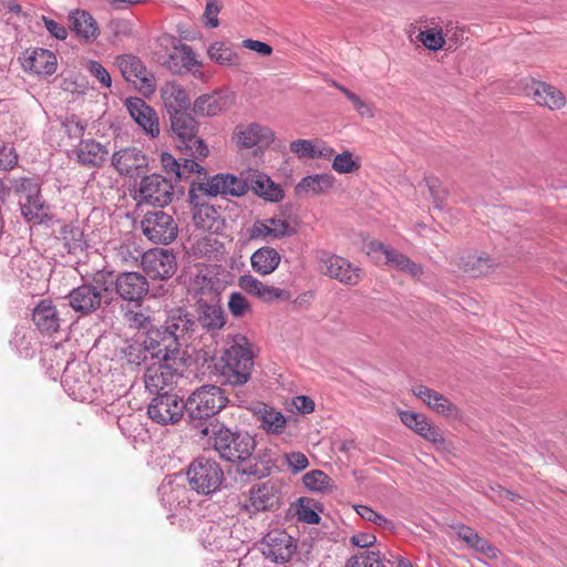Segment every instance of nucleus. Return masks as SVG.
I'll return each mask as SVG.
<instances>
[{
	"instance_id": "nucleus-1",
	"label": "nucleus",
	"mask_w": 567,
	"mask_h": 567,
	"mask_svg": "<svg viewBox=\"0 0 567 567\" xmlns=\"http://www.w3.org/2000/svg\"><path fill=\"white\" fill-rule=\"evenodd\" d=\"M195 327L194 316L186 309H171L161 328H152L146 332L135 334L128 354L142 350L148 351L151 354H178L188 347Z\"/></svg>"
},
{
	"instance_id": "nucleus-2",
	"label": "nucleus",
	"mask_w": 567,
	"mask_h": 567,
	"mask_svg": "<svg viewBox=\"0 0 567 567\" xmlns=\"http://www.w3.org/2000/svg\"><path fill=\"white\" fill-rule=\"evenodd\" d=\"M203 430V439L207 437L220 458L229 463L245 461L255 452L257 441L254 435L243 430H231L223 422H214Z\"/></svg>"
},
{
	"instance_id": "nucleus-3",
	"label": "nucleus",
	"mask_w": 567,
	"mask_h": 567,
	"mask_svg": "<svg viewBox=\"0 0 567 567\" xmlns=\"http://www.w3.org/2000/svg\"><path fill=\"white\" fill-rule=\"evenodd\" d=\"M228 403L225 391L213 384H205L196 389L185 401V413L194 427L199 430L203 439V430L214 422H220L215 415Z\"/></svg>"
},
{
	"instance_id": "nucleus-4",
	"label": "nucleus",
	"mask_w": 567,
	"mask_h": 567,
	"mask_svg": "<svg viewBox=\"0 0 567 567\" xmlns=\"http://www.w3.org/2000/svg\"><path fill=\"white\" fill-rule=\"evenodd\" d=\"M145 372V388L148 392L177 391L178 380L184 377L192 357H155Z\"/></svg>"
},
{
	"instance_id": "nucleus-5",
	"label": "nucleus",
	"mask_w": 567,
	"mask_h": 567,
	"mask_svg": "<svg viewBox=\"0 0 567 567\" xmlns=\"http://www.w3.org/2000/svg\"><path fill=\"white\" fill-rule=\"evenodd\" d=\"M203 367L216 382L243 385L248 382L255 357H203Z\"/></svg>"
},
{
	"instance_id": "nucleus-6",
	"label": "nucleus",
	"mask_w": 567,
	"mask_h": 567,
	"mask_svg": "<svg viewBox=\"0 0 567 567\" xmlns=\"http://www.w3.org/2000/svg\"><path fill=\"white\" fill-rule=\"evenodd\" d=\"M186 476L190 489L203 496L217 493L225 482L220 464L216 460L205 456L196 457L190 462Z\"/></svg>"
},
{
	"instance_id": "nucleus-7",
	"label": "nucleus",
	"mask_w": 567,
	"mask_h": 567,
	"mask_svg": "<svg viewBox=\"0 0 567 567\" xmlns=\"http://www.w3.org/2000/svg\"><path fill=\"white\" fill-rule=\"evenodd\" d=\"M171 128L177 148L187 156L206 158L209 154L208 146L198 136V123L188 113L169 116Z\"/></svg>"
},
{
	"instance_id": "nucleus-8",
	"label": "nucleus",
	"mask_w": 567,
	"mask_h": 567,
	"mask_svg": "<svg viewBox=\"0 0 567 567\" xmlns=\"http://www.w3.org/2000/svg\"><path fill=\"white\" fill-rule=\"evenodd\" d=\"M174 187L172 181L161 174L144 176L134 187L133 198L138 205L165 207L172 203Z\"/></svg>"
},
{
	"instance_id": "nucleus-9",
	"label": "nucleus",
	"mask_w": 567,
	"mask_h": 567,
	"mask_svg": "<svg viewBox=\"0 0 567 567\" xmlns=\"http://www.w3.org/2000/svg\"><path fill=\"white\" fill-rule=\"evenodd\" d=\"M153 395L147 406L151 420L161 425L176 424L185 413V401L179 391L150 392Z\"/></svg>"
},
{
	"instance_id": "nucleus-10",
	"label": "nucleus",
	"mask_w": 567,
	"mask_h": 567,
	"mask_svg": "<svg viewBox=\"0 0 567 567\" xmlns=\"http://www.w3.org/2000/svg\"><path fill=\"white\" fill-rule=\"evenodd\" d=\"M90 365L85 360L73 357L65 361L62 371V385L74 400L84 401L91 389Z\"/></svg>"
},
{
	"instance_id": "nucleus-11",
	"label": "nucleus",
	"mask_w": 567,
	"mask_h": 567,
	"mask_svg": "<svg viewBox=\"0 0 567 567\" xmlns=\"http://www.w3.org/2000/svg\"><path fill=\"white\" fill-rule=\"evenodd\" d=\"M318 260L320 271L331 279L347 286H357L361 281V269L341 256L321 251Z\"/></svg>"
},
{
	"instance_id": "nucleus-12",
	"label": "nucleus",
	"mask_w": 567,
	"mask_h": 567,
	"mask_svg": "<svg viewBox=\"0 0 567 567\" xmlns=\"http://www.w3.org/2000/svg\"><path fill=\"white\" fill-rule=\"evenodd\" d=\"M202 195L216 197L234 196L240 197L248 192V184L245 178H239L229 173H220L207 178L206 182L192 183Z\"/></svg>"
},
{
	"instance_id": "nucleus-13",
	"label": "nucleus",
	"mask_w": 567,
	"mask_h": 567,
	"mask_svg": "<svg viewBox=\"0 0 567 567\" xmlns=\"http://www.w3.org/2000/svg\"><path fill=\"white\" fill-rule=\"evenodd\" d=\"M141 227L143 234L155 244L167 245L177 236L175 220L162 210L145 214Z\"/></svg>"
},
{
	"instance_id": "nucleus-14",
	"label": "nucleus",
	"mask_w": 567,
	"mask_h": 567,
	"mask_svg": "<svg viewBox=\"0 0 567 567\" xmlns=\"http://www.w3.org/2000/svg\"><path fill=\"white\" fill-rule=\"evenodd\" d=\"M141 265L151 278L162 280L171 278L177 269L175 255L165 248H153L145 251L142 255Z\"/></svg>"
},
{
	"instance_id": "nucleus-15",
	"label": "nucleus",
	"mask_w": 567,
	"mask_h": 567,
	"mask_svg": "<svg viewBox=\"0 0 567 567\" xmlns=\"http://www.w3.org/2000/svg\"><path fill=\"white\" fill-rule=\"evenodd\" d=\"M297 550V540L286 530L275 529L262 538V554L277 564L291 559Z\"/></svg>"
},
{
	"instance_id": "nucleus-16",
	"label": "nucleus",
	"mask_w": 567,
	"mask_h": 567,
	"mask_svg": "<svg viewBox=\"0 0 567 567\" xmlns=\"http://www.w3.org/2000/svg\"><path fill=\"white\" fill-rule=\"evenodd\" d=\"M116 64L124 79L138 86L140 90L145 92H153L155 90L154 75L137 56L132 54L121 55L116 59Z\"/></svg>"
},
{
	"instance_id": "nucleus-17",
	"label": "nucleus",
	"mask_w": 567,
	"mask_h": 567,
	"mask_svg": "<svg viewBox=\"0 0 567 567\" xmlns=\"http://www.w3.org/2000/svg\"><path fill=\"white\" fill-rule=\"evenodd\" d=\"M199 189L190 185L188 197L194 208L193 221L196 228L217 233L223 225L219 212L213 206L202 202Z\"/></svg>"
},
{
	"instance_id": "nucleus-18",
	"label": "nucleus",
	"mask_w": 567,
	"mask_h": 567,
	"mask_svg": "<svg viewBox=\"0 0 567 567\" xmlns=\"http://www.w3.org/2000/svg\"><path fill=\"white\" fill-rule=\"evenodd\" d=\"M281 487L275 482L267 481L257 484L249 489L250 505H244L245 509L251 506L255 512L276 511L281 505Z\"/></svg>"
},
{
	"instance_id": "nucleus-19",
	"label": "nucleus",
	"mask_w": 567,
	"mask_h": 567,
	"mask_svg": "<svg viewBox=\"0 0 567 567\" xmlns=\"http://www.w3.org/2000/svg\"><path fill=\"white\" fill-rule=\"evenodd\" d=\"M112 166L126 177H135L147 171V156L137 147H126L112 155Z\"/></svg>"
},
{
	"instance_id": "nucleus-20",
	"label": "nucleus",
	"mask_w": 567,
	"mask_h": 567,
	"mask_svg": "<svg viewBox=\"0 0 567 567\" xmlns=\"http://www.w3.org/2000/svg\"><path fill=\"white\" fill-rule=\"evenodd\" d=\"M125 107L134 122L152 138L158 137L159 122L157 113L141 97H127Z\"/></svg>"
},
{
	"instance_id": "nucleus-21",
	"label": "nucleus",
	"mask_w": 567,
	"mask_h": 567,
	"mask_svg": "<svg viewBox=\"0 0 567 567\" xmlns=\"http://www.w3.org/2000/svg\"><path fill=\"white\" fill-rule=\"evenodd\" d=\"M252 240H276L295 235L296 230L287 220L270 217L258 219L248 229Z\"/></svg>"
},
{
	"instance_id": "nucleus-22",
	"label": "nucleus",
	"mask_w": 567,
	"mask_h": 567,
	"mask_svg": "<svg viewBox=\"0 0 567 567\" xmlns=\"http://www.w3.org/2000/svg\"><path fill=\"white\" fill-rule=\"evenodd\" d=\"M233 530L229 523L224 520L208 522L202 529L200 540L209 551L230 549Z\"/></svg>"
},
{
	"instance_id": "nucleus-23",
	"label": "nucleus",
	"mask_w": 567,
	"mask_h": 567,
	"mask_svg": "<svg viewBox=\"0 0 567 567\" xmlns=\"http://www.w3.org/2000/svg\"><path fill=\"white\" fill-rule=\"evenodd\" d=\"M115 289L122 299L137 302L148 292V282L142 274L128 271L117 276Z\"/></svg>"
},
{
	"instance_id": "nucleus-24",
	"label": "nucleus",
	"mask_w": 567,
	"mask_h": 567,
	"mask_svg": "<svg viewBox=\"0 0 567 567\" xmlns=\"http://www.w3.org/2000/svg\"><path fill=\"white\" fill-rule=\"evenodd\" d=\"M103 298L104 295L97 293V290L89 284L73 288L68 295L70 307L82 316L96 311Z\"/></svg>"
},
{
	"instance_id": "nucleus-25",
	"label": "nucleus",
	"mask_w": 567,
	"mask_h": 567,
	"mask_svg": "<svg viewBox=\"0 0 567 567\" xmlns=\"http://www.w3.org/2000/svg\"><path fill=\"white\" fill-rule=\"evenodd\" d=\"M159 93L163 106L169 116L186 113L190 106L189 95L176 81L164 83Z\"/></svg>"
},
{
	"instance_id": "nucleus-26",
	"label": "nucleus",
	"mask_w": 567,
	"mask_h": 567,
	"mask_svg": "<svg viewBox=\"0 0 567 567\" xmlns=\"http://www.w3.org/2000/svg\"><path fill=\"white\" fill-rule=\"evenodd\" d=\"M370 251L381 252L389 266L400 271L406 272L413 278L417 279L423 274V268L421 265L412 261L408 256L385 246L380 241H372L370 244Z\"/></svg>"
},
{
	"instance_id": "nucleus-27",
	"label": "nucleus",
	"mask_w": 567,
	"mask_h": 567,
	"mask_svg": "<svg viewBox=\"0 0 567 567\" xmlns=\"http://www.w3.org/2000/svg\"><path fill=\"white\" fill-rule=\"evenodd\" d=\"M22 66L37 75H51L56 71V56L50 50L37 48L24 53Z\"/></svg>"
},
{
	"instance_id": "nucleus-28",
	"label": "nucleus",
	"mask_w": 567,
	"mask_h": 567,
	"mask_svg": "<svg viewBox=\"0 0 567 567\" xmlns=\"http://www.w3.org/2000/svg\"><path fill=\"white\" fill-rule=\"evenodd\" d=\"M259 427L268 434L280 435L287 426L288 419L272 406L259 402L251 408Z\"/></svg>"
},
{
	"instance_id": "nucleus-29",
	"label": "nucleus",
	"mask_w": 567,
	"mask_h": 567,
	"mask_svg": "<svg viewBox=\"0 0 567 567\" xmlns=\"http://www.w3.org/2000/svg\"><path fill=\"white\" fill-rule=\"evenodd\" d=\"M248 190L251 189L257 196L269 202H280L285 194L282 188L271 178L258 171H250L246 176Z\"/></svg>"
},
{
	"instance_id": "nucleus-30",
	"label": "nucleus",
	"mask_w": 567,
	"mask_h": 567,
	"mask_svg": "<svg viewBox=\"0 0 567 567\" xmlns=\"http://www.w3.org/2000/svg\"><path fill=\"white\" fill-rule=\"evenodd\" d=\"M413 394L422 400L426 405L433 409L436 413L444 416L457 417L458 409L443 394L423 385L417 384L412 388Z\"/></svg>"
},
{
	"instance_id": "nucleus-31",
	"label": "nucleus",
	"mask_w": 567,
	"mask_h": 567,
	"mask_svg": "<svg viewBox=\"0 0 567 567\" xmlns=\"http://www.w3.org/2000/svg\"><path fill=\"white\" fill-rule=\"evenodd\" d=\"M70 28L84 42L90 43L100 35V27L93 16L86 11L76 9L69 13Z\"/></svg>"
},
{
	"instance_id": "nucleus-32",
	"label": "nucleus",
	"mask_w": 567,
	"mask_h": 567,
	"mask_svg": "<svg viewBox=\"0 0 567 567\" xmlns=\"http://www.w3.org/2000/svg\"><path fill=\"white\" fill-rule=\"evenodd\" d=\"M456 536L464 542L470 548L482 554L488 559H496L499 555V550L487 539L483 538L472 527L460 524L453 527Z\"/></svg>"
},
{
	"instance_id": "nucleus-33",
	"label": "nucleus",
	"mask_w": 567,
	"mask_h": 567,
	"mask_svg": "<svg viewBox=\"0 0 567 567\" xmlns=\"http://www.w3.org/2000/svg\"><path fill=\"white\" fill-rule=\"evenodd\" d=\"M19 206L22 217L28 223L41 225L52 219L49 213L50 206L42 198L41 193L30 198L19 199Z\"/></svg>"
},
{
	"instance_id": "nucleus-34",
	"label": "nucleus",
	"mask_w": 567,
	"mask_h": 567,
	"mask_svg": "<svg viewBox=\"0 0 567 567\" xmlns=\"http://www.w3.org/2000/svg\"><path fill=\"white\" fill-rule=\"evenodd\" d=\"M109 155V151L104 145L94 140L81 141L76 148V157L79 163L91 167H101Z\"/></svg>"
},
{
	"instance_id": "nucleus-35",
	"label": "nucleus",
	"mask_w": 567,
	"mask_h": 567,
	"mask_svg": "<svg viewBox=\"0 0 567 567\" xmlns=\"http://www.w3.org/2000/svg\"><path fill=\"white\" fill-rule=\"evenodd\" d=\"M336 178L331 174H315L303 177L295 187L298 196H316L329 192L334 185Z\"/></svg>"
},
{
	"instance_id": "nucleus-36",
	"label": "nucleus",
	"mask_w": 567,
	"mask_h": 567,
	"mask_svg": "<svg viewBox=\"0 0 567 567\" xmlns=\"http://www.w3.org/2000/svg\"><path fill=\"white\" fill-rule=\"evenodd\" d=\"M32 320L42 332L58 331L60 319L55 307L49 300H41L33 310Z\"/></svg>"
},
{
	"instance_id": "nucleus-37",
	"label": "nucleus",
	"mask_w": 567,
	"mask_h": 567,
	"mask_svg": "<svg viewBox=\"0 0 567 567\" xmlns=\"http://www.w3.org/2000/svg\"><path fill=\"white\" fill-rule=\"evenodd\" d=\"M280 261L281 255L270 246L257 249L250 257L252 269L261 276L272 274L280 265Z\"/></svg>"
},
{
	"instance_id": "nucleus-38",
	"label": "nucleus",
	"mask_w": 567,
	"mask_h": 567,
	"mask_svg": "<svg viewBox=\"0 0 567 567\" xmlns=\"http://www.w3.org/2000/svg\"><path fill=\"white\" fill-rule=\"evenodd\" d=\"M533 97L537 104L547 106L550 110H558L565 105L564 94L555 86L537 82L534 83Z\"/></svg>"
},
{
	"instance_id": "nucleus-39",
	"label": "nucleus",
	"mask_w": 567,
	"mask_h": 567,
	"mask_svg": "<svg viewBox=\"0 0 567 567\" xmlns=\"http://www.w3.org/2000/svg\"><path fill=\"white\" fill-rule=\"evenodd\" d=\"M227 106V100L215 92L198 96L193 104V112L198 116H215Z\"/></svg>"
},
{
	"instance_id": "nucleus-40",
	"label": "nucleus",
	"mask_w": 567,
	"mask_h": 567,
	"mask_svg": "<svg viewBox=\"0 0 567 567\" xmlns=\"http://www.w3.org/2000/svg\"><path fill=\"white\" fill-rule=\"evenodd\" d=\"M496 262L485 255L467 254L460 257L458 267L471 277H480L489 272Z\"/></svg>"
},
{
	"instance_id": "nucleus-41",
	"label": "nucleus",
	"mask_w": 567,
	"mask_h": 567,
	"mask_svg": "<svg viewBox=\"0 0 567 567\" xmlns=\"http://www.w3.org/2000/svg\"><path fill=\"white\" fill-rule=\"evenodd\" d=\"M197 322L207 331L221 329L226 323L223 308L218 305L199 303Z\"/></svg>"
},
{
	"instance_id": "nucleus-42",
	"label": "nucleus",
	"mask_w": 567,
	"mask_h": 567,
	"mask_svg": "<svg viewBox=\"0 0 567 567\" xmlns=\"http://www.w3.org/2000/svg\"><path fill=\"white\" fill-rule=\"evenodd\" d=\"M59 234L69 254L83 251L87 247L84 233L75 223L63 225Z\"/></svg>"
},
{
	"instance_id": "nucleus-43",
	"label": "nucleus",
	"mask_w": 567,
	"mask_h": 567,
	"mask_svg": "<svg viewBox=\"0 0 567 567\" xmlns=\"http://www.w3.org/2000/svg\"><path fill=\"white\" fill-rule=\"evenodd\" d=\"M269 131L259 124L252 123L247 126L240 125L236 127L234 138L237 145L241 147H252L268 136Z\"/></svg>"
},
{
	"instance_id": "nucleus-44",
	"label": "nucleus",
	"mask_w": 567,
	"mask_h": 567,
	"mask_svg": "<svg viewBox=\"0 0 567 567\" xmlns=\"http://www.w3.org/2000/svg\"><path fill=\"white\" fill-rule=\"evenodd\" d=\"M209 59L219 65H239V56L231 45L224 41L214 42L207 50Z\"/></svg>"
},
{
	"instance_id": "nucleus-45",
	"label": "nucleus",
	"mask_w": 567,
	"mask_h": 567,
	"mask_svg": "<svg viewBox=\"0 0 567 567\" xmlns=\"http://www.w3.org/2000/svg\"><path fill=\"white\" fill-rule=\"evenodd\" d=\"M313 501L308 497H300L289 507L288 513L297 517V520L317 525L320 523V515L312 508Z\"/></svg>"
},
{
	"instance_id": "nucleus-46",
	"label": "nucleus",
	"mask_w": 567,
	"mask_h": 567,
	"mask_svg": "<svg viewBox=\"0 0 567 567\" xmlns=\"http://www.w3.org/2000/svg\"><path fill=\"white\" fill-rule=\"evenodd\" d=\"M142 417L141 414L130 413L118 416L116 423L125 437L136 440L146 432Z\"/></svg>"
},
{
	"instance_id": "nucleus-47",
	"label": "nucleus",
	"mask_w": 567,
	"mask_h": 567,
	"mask_svg": "<svg viewBox=\"0 0 567 567\" xmlns=\"http://www.w3.org/2000/svg\"><path fill=\"white\" fill-rule=\"evenodd\" d=\"M302 482L312 492H332L336 488L333 481L321 470H312L306 473Z\"/></svg>"
},
{
	"instance_id": "nucleus-48",
	"label": "nucleus",
	"mask_w": 567,
	"mask_h": 567,
	"mask_svg": "<svg viewBox=\"0 0 567 567\" xmlns=\"http://www.w3.org/2000/svg\"><path fill=\"white\" fill-rule=\"evenodd\" d=\"M234 464H237L236 472L248 480H260L269 476L267 467L260 466L252 455L245 461H236Z\"/></svg>"
},
{
	"instance_id": "nucleus-49",
	"label": "nucleus",
	"mask_w": 567,
	"mask_h": 567,
	"mask_svg": "<svg viewBox=\"0 0 567 567\" xmlns=\"http://www.w3.org/2000/svg\"><path fill=\"white\" fill-rule=\"evenodd\" d=\"M347 567H384L380 551L365 549L358 555L351 556Z\"/></svg>"
},
{
	"instance_id": "nucleus-50",
	"label": "nucleus",
	"mask_w": 567,
	"mask_h": 567,
	"mask_svg": "<svg viewBox=\"0 0 567 567\" xmlns=\"http://www.w3.org/2000/svg\"><path fill=\"white\" fill-rule=\"evenodd\" d=\"M354 509L357 514L367 522L373 523L378 527L386 530L394 529V523L383 515L377 513L371 507L365 505H355Z\"/></svg>"
},
{
	"instance_id": "nucleus-51",
	"label": "nucleus",
	"mask_w": 567,
	"mask_h": 567,
	"mask_svg": "<svg viewBox=\"0 0 567 567\" xmlns=\"http://www.w3.org/2000/svg\"><path fill=\"white\" fill-rule=\"evenodd\" d=\"M158 493L162 496V501L168 503V505L171 506L174 503H177V505H179L184 502L183 499H181V496H183L186 493V489L184 486L175 484V481L169 480L167 483H163L158 487Z\"/></svg>"
},
{
	"instance_id": "nucleus-52",
	"label": "nucleus",
	"mask_w": 567,
	"mask_h": 567,
	"mask_svg": "<svg viewBox=\"0 0 567 567\" xmlns=\"http://www.w3.org/2000/svg\"><path fill=\"white\" fill-rule=\"evenodd\" d=\"M360 162L358 158H353V154L349 151H344L341 154L334 156L332 161V168L339 174H349L358 171Z\"/></svg>"
},
{
	"instance_id": "nucleus-53",
	"label": "nucleus",
	"mask_w": 567,
	"mask_h": 567,
	"mask_svg": "<svg viewBox=\"0 0 567 567\" xmlns=\"http://www.w3.org/2000/svg\"><path fill=\"white\" fill-rule=\"evenodd\" d=\"M13 189L19 199H23L40 194L41 185L34 178L20 177L13 181Z\"/></svg>"
},
{
	"instance_id": "nucleus-54",
	"label": "nucleus",
	"mask_w": 567,
	"mask_h": 567,
	"mask_svg": "<svg viewBox=\"0 0 567 567\" xmlns=\"http://www.w3.org/2000/svg\"><path fill=\"white\" fill-rule=\"evenodd\" d=\"M399 415L402 423L412 431H414L420 436L421 433H424L426 431V427L430 424L426 416L421 413H415L412 411H401Z\"/></svg>"
},
{
	"instance_id": "nucleus-55",
	"label": "nucleus",
	"mask_w": 567,
	"mask_h": 567,
	"mask_svg": "<svg viewBox=\"0 0 567 567\" xmlns=\"http://www.w3.org/2000/svg\"><path fill=\"white\" fill-rule=\"evenodd\" d=\"M417 38L426 49L432 51L442 49L445 43L442 30L437 28L423 30Z\"/></svg>"
},
{
	"instance_id": "nucleus-56",
	"label": "nucleus",
	"mask_w": 567,
	"mask_h": 567,
	"mask_svg": "<svg viewBox=\"0 0 567 567\" xmlns=\"http://www.w3.org/2000/svg\"><path fill=\"white\" fill-rule=\"evenodd\" d=\"M200 159L202 158H194L192 156L190 158H184L179 165V174L177 175V182L183 179H189L194 174L205 177L207 175V171L204 166L198 164L197 161Z\"/></svg>"
},
{
	"instance_id": "nucleus-57",
	"label": "nucleus",
	"mask_w": 567,
	"mask_h": 567,
	"mask_svg": "<svg viewBox=\"0 0 567 567\" xmlns=\"http://www.w3.org/2000/svg\"><path fill=\"white\" fill-rule=\"evenodd\" d=\"M317 141L312 140H296L289 145L290 152L301 159H315V152Z\"/></svg>"
},
{
	"instance_id": "nucleus-58",
	"label": "nucleus",
	"mask_w": 567,
	"mask_h": 567,
	"mask_svg": "<svg viewBox=\"0 0 567 567\" xmlns=\"http://www.w3.org/2000/svg\"><path fill=\"white\" fill-rule=\"evenodd\" d=\"M107 29L116 39L131 38L134 34L133 22L127 19H112L107 24Z\"/></svg>"
},
{
	"instance_id": "nucleus-59",
	"label": "nucleus",
	"mask_w": 567,
	"mask_h": 567,
	"mask_svg": "<svg viewBox=\"0 0 567 567\" xmlns=\"http://www.w3.org/2000/svg\"><path fill=\"white\" fill-rule=\"evenodd\" d=\"M228 309L234 317L240 318L251 311V306L240 292H233L229 296Z\"/></svg>"
},
{
	"instance_id": "nucleus-60",
	"label": "nucleus",
	"mask_w": 567,
	"mask_h": 567,
	"mask_svg": "<svg viewBox=\"0 0 567 567\" xmlns=\"http://www.w3.org/2000/svg\"><path fill=\"white\" fill-rule=\"evenodd\" d=\"M258 351L246 336L236 334L233 344L225 351V354H255Z\"/></svg>"
},
{
	"instance_id": "nucleus-61",
	"label": "nucleus",
	"mask_w": 567,
	"mask_h": 567,
	"mask_svg": "<svg viewBox=\"0 0 567 567\" xmlns=\"http://www.w3.org/2000/svg\"><path fill=\"white\" fill-rule=\"evenodd\" d=\"M92 287L97 290V293L103 295L109 292L115 285L114 276L110 271H97L92 280Z\"/></svg>"
},
{
	"instance_id": "nucleus-62",
	"label": "nucleus",
	"mask_w": 567,
	"mask_h": 567,
	"mask_svg": "<svg viewBox=\"0 0 567 567\" xmlns=\"http://www.w3.org/2000/svg\"><path fill=\"white\" fill-rule=\"evenodd\" d=\"M238 286L248 295L259 298L266 284L261 282L251 275H243L238 279Z\"/></svg>"
},
{
	"instance_id": "nucleus-63",
	"label": "nucleus",
	"mask_w": 567,
	"mask_h": 567,
	"mask_svg": "<svg viewBox=\"0 0 567 567\" xmlns=\"http://www.w3.org/2000/svg\"><path fill=\"white\" fill-rule=\"evenodd\" d=\"M178 48V58L181 60L182 70L190 71L194 68L200 65V63L196 59V54L193 51L192 47L187 44H181Z\"/></svg>"
},
{
	"instance_id": "nucleus-64",
	"label": "nucleus",
	"mask_w": 567,
	"mask_h": 567,
	"mask_svg": "<svg viewBox=\"0 0 567 567\" xmlns=\"http://www.w3.org/2000/svg\"><path fill=\"white\" fill-rule=\"evenodd\" d=\"M290 297L291 295L288 290L266 285L261 290L259 299L264 302H272L275 300H289Z\"/></svg>"
}]
</instances>
